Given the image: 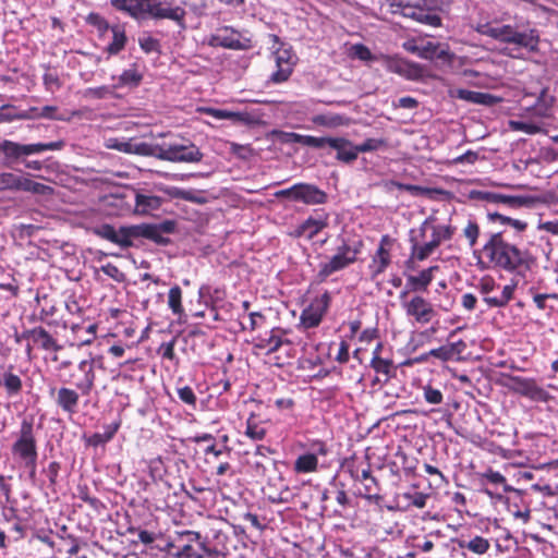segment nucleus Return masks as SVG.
<instances>
[{"label": "nucleus", "instance_id": "f257e3e1", "mask_svg": "<svg viewBox=\"0 0 558 558\" xmlns=\"http://www.w3.org/2000/svg\"><path fill=\"white\" fill-rule=\"evenodd\" d=\"M485 242L478 251V265L482 269H494L521 275L531 268L532 256L518 245L519 240H508L506 229L490 231L484 235Z\"/></svg>", "mask_w": 558, "mask_h": 558}, {"label": "nucleus", "instance_id": "f03ea898", "mask_svg": "<svg viewBox=\"0 0 558 558\" xmlns=\"http://www.w3.org/2000/svg\"><path fill=\"white\" fill-rule=\"evenodd\" d=\"M111 5L133 19H168L184 27L185 10L181 7H163L160 0H111Z\"/></svg>", "mask_w": 558, "mask_h": 558}, {"label": "nucleus", "instance_id": "7ed1b4c3", "mask_svg": "<svg viewBox=\"0 0 558 558\" xmlns=\"http://www.w3.org/2000/svg\"><path fill=\"white\" fill-rule=\"evenodd\" d=\"M476 32L500 43L513 44L532 52L538 49L539 36L538 32L534 28L519 31L517 27L509 24L494 25L492 23H485L480 24L476 27Z\"/></svg>", "mask_w": 558, "mask_h": 558}, {"label": "nucleus", "instance_id": "20e7f679", "mask_svg": "<svg viewBox=\"0 0 558 558\" xmlns=\"http://www.w3.org/2000/svg\"><path fill=\"white\" fill-rule=\"evenodd\" d=\"M434 220L435 219L432 216L426 218L418 229L421 236H424L427 230H432V239L428 242L420 244L416 238L411 236L410 242L412 258L417 260H425L435 252L441 242L451 240L456 233V228L451 225H432Z\"/></svg>", "mask_w": 558, "mask_h": 558}, {"label": "nucleus", "instance_id": "39448f33", "mask_svg": "<svg viewBox=\"0 0 558 558\" xmlns=\"http://www.w3.org/2000/svg\"><path fill=\"white\" fill-rule=\"evenodd\" d=\"M157 159L170 162H199L203 154L190 140L163 135V141L158 143Z\"/></svg>", "mask_w": 558, "mask_h": 558}, {"label": "nucleus", "instance_id": "423d86ee", "mask_svg": "<svg viewBox=\"0 0 558 558\" xmlns=\"http://www.w3.org/2000/svg\"><path fill=\"white\" fill-rule=\"evenodd\" d=\"M11 453L17 462L38 459V448L34 420L24 417L19 429L13 433Z\"/></svg>", "mask_w": 558, "mask_h": 558}, {"label": "nucleus", "instance_id": "0eeeda50", "mask_svg": "<svg viewBox=\"0 0 558 558\" xmlns=\"http://www.w3.org/2000/svg\"><path fill=\"white\" fill-rule=\"evenodd\" d=\"M4 191H23L43 196L53 194V189L51 186L12 172L0 173V192Z\"/></svg>", "mask_w": 558, "mask_h": 558}, {"label": "nucleus", "instance_id": "6e6552de", "mask_svg": "<svg viewBox=\"0 0 558 558\" xmlns=\"http://www.w3.org/2000/svg\"><path fill=\"white\" fill-rule=\"evenodd\" d=\"M360 250L353 247L343 241L342 245L337 248V253L326 263L319 265L317 272V279L319 282H324L330 275L341 269H344L349 265L356 260V256Z\"/></svg>", "mask_w": 558, "mask_h": 558}, {"label": "nucleus", "instance_id": "1a4fd4ad", "mask_svg": "<svg viewBox=\"0 0 558 558\" xmlns=\"http://www.w3.org/2000/svg\"><path fill=\"white\" fill-rule=\"evenodd\" d=\"M405 295L407 292L400 294L402 308L415 323L426 325L437 316L434 305L422 295H413L410 299H405Z\"/></svg>", "mask_w": 558, "mask_h": 558}, {"label": "nucleus", "instance_id": "9d476101", "mask_svg": "<svg viewBox=\"0 0 558 558\" xmlns=\"http://www.w3.org/2000/svg\"><path fill=\"white\" fill-rule=\"evenodd\" d=\"M504 385L510 391L533 401L546 402L550 398L549 393L539 387L534 378L509 375Z\"/></svg>", "mask_w": 558, "mask_h": 558}, {"label": "nucleus", "instance_id": "9b49d317", "mask_svg": "<svg viewBox=\"0 0 558 558\" xmlns=\"http://www.w3.org/2000/svg\"><path fill=\"white\" fill-rule=\"evenodd\" d=\"M92 233L104 240H107L113 244L119 245L122 248H129L134 245L132 242L133 225L122 226L116 229L109 223H102L95 226L90 229Z\"/></svg>", "mask_w": 558, "mask_h": 558}, {"label": "nucleus", "instance_id": "f8f14e48", "mask_svg": "<svg viewBox=\"0 0 558 558\" xmlns=\"http://www.w3.org/2000/svg\"><path fill=\"white\" fill-rule=\"evenodd\" d=\"M386 69L409 81H422L425 77V66L408 59L395 56L386 58Z\"/></svg>", "mask_w": 558, "mask_h": 558}, {"label": "nucleus", "instance_id": "ddd939ff", "mask_svg": "<svg viewBox=\"0 0 558 558\" xmlns=\"http://www.w3.org/2000/svg\"><path fill=\"white\" fill-rule=\"evenodd\" d=\"M209 45L213 47H222L233 50H247L252 48L250 38L242 37L241 34L230 27L220 29L213 35Z\"/></svg>", "mask_w": 558, "mask_h": 558}, {"label": "nucleus", "instance_id": "4468645a", "mask_svg": "<svg viewBox=\"0 0 558 558\" xmlns=\"http://www.w3.org/2000/svg\"><path fill=\"white\" fill-rule=\"evenodd\" d=\"M331 296L329 292L323 293L320 296L315 298L311 304L302 312L301 323L305 328L317 327L328 307L330 305Z\"/></svg>", "mask_w": 558, "mask_h": 558}, {"label": "nucleus", "instance_id": "2eb2a0df", "mask_svg": "<svg viewBox=\"0 0 558 558\" xmlns=\"http://www.w3.org/2000/svg\"><path fill=\"white\" fill-rule=\"evenodd\" d=\"M328 214L317 216H310L302 223L289 231V235L293 239L305 238L307 240L314 239L322 230L328 227Z\"/></svg>", "mask_w": 558, "mask_h": 558}, {"label": "nucleus", "instance_id": "dca6fc26", "mask_svg": "<svg viewBox=\"0 0 558 558\" xmlns=\"http://www.w3.org/2000/svg\"><path fill=\"white\" fill-rule=\"evenodd\" d=\"M470 198L504 205L508 208H520L527 204V199L523 196H512L488 191H471Z\"/></svg>", "mask_w": 558, "mask_h": 558}, {"label": "nucleus", "instance_id": "f3484780", "mask_svg": "<svg viewBox=\"0 0 558 558\" xmlns=\"http://www.w3.org/2000/svg\"><path fill=\"white\" fill-rule=\"evenodd\" d=\"M486 217L489 222L492 223H498L501 227H505L504 229L507 230V227H510L513 229V239L514 240H522V234L527 229V222L521 219H514L504 213L500 211H490L487 210Z\"/></svg>", "mask_w": 558, "mask_h": 558}, {"label": "nucleus", "instance_id": "a211bd4d", "mask_svg": "<svg viewBox=\"0 0 558 558\" xmlns=\"http://www.w3.org/2000/svg\"><path fill=\"white\" fill-rule=\"evenodd\" d=\"M277 71L270 76V82L279 84L288 81L293 71L291 52L288 49H279L275 53Z\"/></svg>", "mask_w": 558, "mask_h": 558}, {"label": "nucleus", "instance_id": "6ab92c4d", "mask_svg": "<svg viewBox=\"0 0 558 558\" xmlns=\"http://www.w3.org/2000/svg\"><path fill=\"white\" fill-rule=\"evenodd\" d=\"M329 147L336 150V159L343 163H352L357 159L356 145L345 137H332Z\"/></svg>", "mask_w": 558, "mask_h": 558}, {"label": "nucleus", "instance_id": "aec40b11", "mask_svg": "<svg viewBox=\"0 0 558 558\" xmlns=\"http://www.w3.org/2000/svg\"><path fill=\"white\" fill-rule=\"evenodd\" d=\"M82 376L73 381L74 386L83 396H88L95 384L96 375L94 369V362L92 360H83L77 365Z\"/></svg>", "mask_w": 558, "mask_h": 558}, {"label": "nucleus", "instance_id": "412c9836", "mask_svg": "<svg viewBox=\"0 0 558 558\" xmlns=\"http://www.w3.org/2000/svg\"><path fill=\"white\" fill-rule=\"evenodd\" d=\"M327 199V194L316 185L298 183L296 202H302L306 205H323Z\"/></svg>", "mask_w": 558, "mask_h": 558}, {"label": "nucleus", "instance_id": "4be33fe9", "mask_svg": "<svg viewBox=\"0 0 558 558\" xmlns=\"http://www.w3.org/2000/svg\"><path fill=\"white\" fill-rule=\"evenodd\" d=\"M420 58L430 61L434 59H438L449 62L452 60L453 54L450 53L448 47H445L439 43L425 41L423 39L421 40Z\"/></svg>", "mask_w": 558, "mask_h": 558}, {"label": "nucleus", "instance_id": "5701e85b", "mask_svg": "<svg viewBox=\"0 0 558 558\" xmlns=\"http://www.w3.org/2000/svg\"><path fill=\"white\" fill-rule=\"evenodd\" d=\"M282 333V330L274 329L267 337L258 338L256 347L262 350H266L267 353L277 352L279 349L283 347L290 348L292 345V342L289 339L283 338Z\"/></svg>", "mask_w": 558, "mask_h": 558}, {"label": "nucleus", "instance_id": "b1692460", "mask_svg": "<svg viewBox=\"0 0 558 558\" xmlns=\"http://www.w3.org/2000/svg\"><path fill=\"white\" fill-rule=\"evenodd\" d=\"M140 238L151 240L157 244H167L169 242V239L163 236L160 228L149 223L133 225L132 242L134 243V240Z\"/></svg>", "mask_w": 558, "mask_h": 558}, {"label": "nucleus", "instance_id": "393cba45", "mask_svg": "<svg viewBox=\"0 0 558 558\" xmlns=\"http://www.w3.org/2000/svg\"><path fill=\"white\" fill-rule=\"evenodd\" d=\"M456 97L472 104L484 105L488 107L495 106L502 100V98L488 93L473 92L462 88L456 90Z\"/></svg>", "mask_w": 558, "mask_h": 558}, {"label": "nucleus", "instance_id": "a878e982", "mask_svg": "<svg viewBox=\"0 0 558 558\" xmlns=\"http://www.w3.org/2000/svg\"><path fill=\"white\" fill-rule=\"evenodd\" d=\"M31 335V341L45 351L58 352L61 350V345L44 327L32 328Z\"/></svg>", "mask_w": 558, "mask_h": 558}, {"label": "nucleus", "instance_id": "bb28decb", "mask_svg": "<svg viewBox=\"0 0 558 558\" xmlns=\"http://www.w3.org/2000/svg\"><path fill=\"white\" fill-rule=\"evenodd\" d=\"M439 269L438 266H430L426 269H423L418 275L416 276H408L407 278V286L411 291L417 292H424L427 290V287L432 283L434 279V272Z\"/></svg>", "mask_w": 558, "mask_h": 558}, {"label": "nucleus", "instance_id": "cd10ccee", "mask_svg": "<svg viewBox=\"0 0 558 558\" xmlns=\"http://www.w3.org/2000/svg\"><path fill=\"white\" fill-rule=\"evenodd\" d=\"M1 383L8 398L17 397L23 390L22 378L13 372L12 365L3 372Z\"/></svg>", "mask_w": 558, "mask_h": 558}, {"label": "nucleus", "instance_id": "c85d7f7f", "mask_svg": "<svg viewBox=\"0 0 558 558\" xmlns=\"http://www.w3.org/2000/svg\"><path fill=\"white\" fill-rule=\"evenodd\" d=\"M0 154L3 155V163L5 166H11L25 157L23 144L10 140L0 142Z\"/></svg>", "mask_w": 558, "mask_h": 558}, {"label": "nucleus", "instance_id": "c756f323", "mask_svg": "<svg viewBox=\"0 0 558 558\" xmlns=\"http://www.w3.org/2000/svg\"><path fill=\"white\" fill-rule=\"evenodd\" d=\"M78 400L80 395L76 390L62 387L58 390L56 402L64 412L73 414L76 411Z\"/></svg>", "mask_w": 558, "mask_h": 558}, {"label": "nucleus", "instance_id": "7c9ffc66", "mask_svg": "<svg viewBox=\"0 0 558 558\" xmlns=\"http://www.w3.org/2000/svg\"><path fill=\"white\" fill-rule=\"evenodd\" d=\"M135 213L148 214L161 206V197L134 191Z\"/></svg>", "mask_w": 558, "mask_h": 558}, {"label": "nucleus", "instance_id": "2f4dec72", "mask_svg": "<svg viewBox=\"0 0 558 558\" xmlns=\"http://www.w3.org/2000/svg\"><path fill=\"white\" fill-rule=\"evenodd\" d=\"M391 258L388 248L378 247L368 266L371 278L374 280L390 265Z\"/></svg>", "mask_w": 558, "mask_h": 558}, {"label": "nucleus", "instance_id": "473e14b6", "mask_svg": "<svg viewBox=\"0 0 558 558\" xmlns=\"http://www.w3.org/2000/svg\"><path fill=\"white\" fill-rule=\"evenodd\" d=\"M555 98L548 94L547 88H542L537 96L536 102L532 106V110L535 116L539 118H546L550 114Z\"/></svg>", "mask_w": 558, "mask_h": 558}, {"label": "nucleus", "instance_id": "72a5a7b5", "mask_svg": "<svg viewBox=\"0 0 558 558\" xmlns=\"http://www.w3.org/2000/svg\"><path fill=\"white\" fill-rule=\"evenodd\" d=\"M349 121V118L338 113H324L315 114L314 117H312V122L314 124L325 128H338L342 125H348Z\"/></svg>", "mask_w": 558, "mask_h": 558}, {"label": "nucleus", "instance_id": "f704fd0d", "mask_svg": "<svg viewBox=\"0 0 558 558\" xmlns=\"http://www.w3.org/2000/svg\"><path fill=\"white\" fill-rule=\"evenodd\" d=\"M266 495L271 504H288L292 500L293 494L288 485L282 484L279 489H275L272 484L266 487Z\"/></svg>", "mask_w": 558, "mask_h": 558}, {"label": "nucleus", "instance_id": "c9c22d12", "mask_svg": "<svg viewBox=\"0 0 558 558\" xmlns=\"http://www.w3.org/2000/svg\"><path fill=\"white\" fill-rule=\"evenodd\" d=\"M371 367L379 375H383L384 384H387L389 379L395 375L393 362L389 359H383L381 356H373L371 360Z\"/></svg>", "mask_w": 558, "mask_h": 558}, {"label": "nucleus", "instance_id": "e433bc0d", "mask_svg": "<svg viewBox=\"0 0 558 558\" xmlns=\"http://www.w3.org/2000/svg\"><path fill=\"white\" fill-rule=\"evenodd\" d=\"M119 427H120V422H114L112 424L105 425L102 433H95L88 438V440H87L88 445H90L93 447H98V446L105 445L106 442H108L109 440H111L113 438V436L118 432Z\"/></svg>", "mask_w": 558, "mask_h": 558}, {"label": "nucleus", "instance_id": "4c0bfd02", "mask_svg": "<svg viewBox=\"0 0 558 558\" xmlns=\"http://www.w3.org/2000/svg\"><path fill=\"white\" fill-rule=\"evenodd\" d=\"M517 284H507L502 288L501 294L499 296H485L484 302L489 307H504L513 296V292L515 290Z\"/></svg>", "mask_w": 558, "mask_h": 558}, {"label": "nucleus", "instance_id": "58836bf2", "mask_svg": "<svg viewBox=\"0 0 558 558\" xmlns=\"http://www.w3.org/2000/svg\"><path fill=\"white\" fill-rule=\"evenodd\" d=\"M318 459L315 453H305L296 458L294 471L296 473H310L317 470Z\"/></svg>", "mask_w": 558, "mask_h": 558}, {"label": "nucleus", "instance_id": "ea45409f", "mask_svg": "<svg viewBox=\"0 0 558 558\" xmlns=\"http://www.w3.org/2000/svg\"><path fill=\"white\" fill-rule=\"evenodd\" d=\"M111 32L112 41L108 45L107 52L109 54H117L124 49L126 44V35L124 29L119 25L112 26Z\"/></svg>", "mask_w": 558, "mask_h": 558}, {"label": "nucleus", "instance_id": "a19ab883", "mask_svg": "<svg viewBox=\"0 0 558 558\" xmlns=\"http://www.w3.org/2000/svg\"><path fill=\"white\" fill-rule=\"evenodd\" d=\"M129 154L158 157V143L135 142L131 140Z\"/></svg>", "mask_w": 558, "mask_h": 558}, {"label": "nucleus", "instance_id": "79ce46f5", "mask_svg": "<svg viewBox=\"0 0 558 558\" xmlns=\"http://www.w3.org/2000/svg\"><path fill=\"white\" fill-rule=\"evenodd\" d=\"M291 136L293 142L312 148H324L325 146H329V141L332 140V137H316L298 133H291Z\"/></svg>", "mask_w": 558, "mask_h": 558}, {"label": "nucleus", "instance_id": "37998d69", "mask_svg": "<svg viewBox=\"0 0 558 558\" xmlns=\"http://www.w3.org/2000/svg\"><path fill=\"white\" fill-rule=\"evenodd\" d=\"M24 154L26 156H31L34 154H40L45 150H60L64 147L63 141H56L49 143H34V144H23Z\"/></svg>", "mask_w": 558, "mask_h": 558}, {"label": "nucleus", "instance_id": "c03bdc74", "mask_svg": "<svg viewBox=\"0 0 558 558\" xmlns=\"http://www.w3.org/2000/svg\"><path fill=\"white\" fill-rule=\"evenodd\" d=\"M143 80L142 73L135 68L124 70L118 78V84L114 87H137Z\"/></svg>", "mask_w": 558, "mask_h": 558}, {"label": "nucleus", "instance_id": "a18cd8bd", "mask_svg": "<svg viewBox=\"0 0 558 558\" xmlns=\"http://www.w3.org/2000/svg\"><path fill=\"white\" fill-rule=\"evenodd\" d=\"M168 306L174 315L181 316L184 313L182 305V290L179 286H174L169 290Z\"/></svg>", "mask_w": 558, "mask_h": 558}, {"label": "nucleus", "instance_id": "49530a36", "mask_svg": "<svg viewBox=\"0 0 558 558\" xmlns=\"http://www.w3.org/2000/svg\"><path fill=\"white\" fill-rule=\"evenodd\" d=\"M29 116H27V114H22L21 110H19L13 105L7 104V105H2L0 107V123L12 122V121H15V120H23V119H26Z\"/></svg>", "mask_w": 558, "mask_h": 558}, {"label": "nucleus", "instance_id": "de8ad7c7", "mask_svg": "<svg viewBox=\"0 0 558 558\" xmlns=\"http://www.w3.org/2000/svg\"><path fill=\"white\" fill-rule=\"evenodd\" d=\"M245 435L252 440H262L266 436V428L258 424L252 415L246 422Z\"/></svg>", "mask_w": 558, "mask_h": 558}, {"label": "nucleus", "instance_id": "09e8293b", "mask_svg": "<svg viewBox=\"0 0 558 558\" xmlns=\"http://www.w3.org/2000/svg\"><path fill=\"white\" fill-rule=\"evenodd\" d=\"M481 230L478 223L474 219H468L465 227L462 230L463 236L468 240L471 247L477 243Z\"/></svg>", "mask_w": 558, "mask_h": 558}, {"label": "nucleus", "instance_id": "8fccbe9b", "mask_svg": "<svg viewBox=\"0 0 558 558\" xmlns=\"http://www.w3.org/2000/svg\"><path fill=\"white\" fill-rule=\"evenodd\" d=\"M387 146L384 138H367L363 143L356 145L357 153L375 151Z\"/></svg>", "mask_w": 558, "mask_h": 558}, {"label": "nucleus", "instance_id": "3c124183", "mask_svg": "<svg viewBox=\"0 0 558 558\" xmlns=\"http://www.w3.org/2000/svg\"><path fill=\"white\" fill-rule=\"evenodd\" d=\"M462 547H466L471 551L475 554H484L489 548V543L486 538L476 536L473 539L469 541L465 545L461 544Z\"/></svg>", "mask_w": 558, "mask_h": 558}, {"label": "nucleus", "instance_id": "603ef678", "mask_svg": "<svg viewBox=\"0 0 558 558\" xmlns=\"http://www.w3.org/2000/svg\"><path fill=\"white\" fill-rule=\"evenodd\" d=\"M423 395L425 401L434 405L440 404L444 400L441 391L429 385L423 387Z\"/></svg>", "mask_w": 558, "mask_h": 558}, {"label": "nucleus", "instance_id": "864d4df0", "mask_svg": "<svg viewBox=\"0 0 558 558\" xmlns=\"http://www.w3.org/2000/svg\"><path fill=\"white\" fill-rule=\"evenodd\" d=\"M417 22L433 27H439L441 25V17L434 12L422 9Z\"/></svg>", "mask_w": 558, "mask_h": 558}, {"label": "nucleus", "instance_id": "5fc2aeb1", "mask_svg": "<svg viewBox=\"0 0 558 558\" xmlns=\"http://www.w3.org/2000/svg\"><path fill=\"white\" fill-rule=\"evenodd\" d=\"M350 50L352 57L362 61H371L374 59L371 50L363 44H355L351 47Z\"/></svg>", "mask_w": 558, "mask_h": 558}, {"label": "nucleus", "instance_id": "6e6d98bb", "mask_svg": "<svg viewBox=\"0 0 558 558\" xmlns=\"http://www.w3.org/2000/svg\"><path fill=\"white\" fill-rule=\"evenodd\" d=\"M100 270L119 283L125 280V275L111 263L101 266Z\"/></svg>", "mask_w": 558, "mask_h": 558}, {"label": "nucleus", "instance_id": "4d7b16f0", "mask_svg": "<svg viewBox=\"0 0 558 558\" xmlns=\"http://www.w3.org/2000/svg\"><path fill=\"white\" fill-rule=\"evenodd\" d=\"M112 88L110 86H99V87H92L87 88L85 90V96L93 99H102L106 98L108 95L112 94Z\"/></svg>", "mask_w": 558, "mask_h": 558}, {"label": "nucleus", "instance_id": "13d9d810", "mask_svg": "<svg viewBox=\"0 0 558 558\" xmlns=\"http://www.w3.org/2000/svg\"><path fill=\"white\" fill-rule=\"evenodd\" d=\"M363 485H364V493L362 494V496L364 498H366V499H373V498L378 499L379 498L378 484H377V481L375 477L368 480L367 482H363Z\"/></svg>", "mask_w": 558, "mask_h": 558}, {"label": "nucleus", "instance_id": "bf43d9fd", "mask_svg": "<svg viewBox=\"0 0 558 558\" xmlns=\"http://www.w3.org/2000/svg\"><path fill=\"white\" fill-rule=\"evenodd\" d=\"M178 397L179 399L189 404V405H195L196 404V396L193 391V389L189 386H184L182 388L178 389Z\"/></svg>", "mask_w": 558, "mask_h": 558}, {"label": "nucleus", "instance_id": "052dcab7", "mask_svg": "<svg viewBox=\"0 0 558 558\" xmlns=\"http://www.w3.org/2000/svg\"><path fill=\"white\" fill-rule=\"evenodd\" d=\"M428 355L429 356H434L442 362H447V361H450V360H454L451 352H450V349L448 347V344H445V345H441L439 348H436V349H432L429 352H428Z\"/></svg>", "mask_w": 558, "mask_h": 558}, {"label": "nucleus", "instance_id": "680f3d73", "mask_svg": "<svg viewBox=\"0 0 558 558\" xmlns=\"http://www.w3.org/2000/svg\"><path fill=\"white\" fill-rule=\"evenodd\" d=\"M130 143H131V140H129V141H120L118 138H109L106 142V147L110 148V149H116L118 151H122V153L129 154Z\"/></svg>", "mask_w": 558, "mask_h": 558}, {"label": "nucleus", "instance_id": "e2e57ef3", "mask_svg": "<svg viewBox=\"0 0 558 558\" xmlns=\"http://www.w3.org/2000/svg\"><path fill=\"white\" fill-rule=\"evenodd\" d=\"M206 112L218 120H230L234 122L235 112L225 109L208 108Z\"/></svg>", "mask_w": 558, "mask_h": 558}, {"label": "nucleus", "instance_id": "0e129e2a", "mask_svg": "<svg viewBox=\"0 0 558 558\" xmlns=\"http://www.w3.org/2000/svg\"><path fill=\"white\" fill-rule=\"evenodd\" d=\"M140 46L146 52L158 51L159 41L150 36L140 38Z\"/></svg>", "mask_w": 558, "mask_h": 558}, {"label": "nucleus", "instance_id": "69168bd1", "mask_svg": "<svg viewBox=\"0 0 558 558\" xmlns=\"http://www.w3.org/2000/svg\"><path fill=\"white\" fill-rule=\"evenodd\" d=\"M421 40H423L422 38H410L408 40H405L403 44H402V48L410 52V53H413L417 57H420V52H421Z\"/></svg>", "mask_w": 558, "mask_h": 558}, {"label": "nucleus", "instance_id": "338daca9", "mask_svg": "<svg viewBox=\"0 0 558 558\" xmlns=\"http://www.w3.org/2000/svg\"><path fill=\"white\" fill-rule=\"evenodd\" d=\"M510 125L513 130L515 131H522V132H525L527 134H534L538 131V126L532 124V123H527V122H522V121H511L510 122Z\"/></svg>", "mask_w": 558, "mask_h": 558}, {"label": "nucleus", "instance_id": "774afa93", "mask_svg": "<svg viewBox=\"0 0 558 558\" xmlns=\"http://www.w3.org/2000/svg\"><path fill=\"white\" fill-rule=\"evenodd\" d=\"M201 547L208 558H219L226 555L223 546H207L206 544L203 543Z\"/></svg>", "mask_w": 558, "mask_h": 558}]
</instances>
